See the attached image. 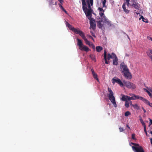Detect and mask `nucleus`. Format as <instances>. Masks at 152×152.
<instances>
[{
	"label": "nucleus",
	"mask_w": 152,
	"mask_h": 152,
	"mask_svg": "<svg viewBox=\"0 0 152 152\" xmlns=\"http://www.w3.org/2000/svg\"><path fill=\"white\" fill-rule=\"evenodd\" d=\"M65 21L66 26L68 27L70 30L72 31L75 33L79 35L85 41L86 44L91 46V44L92 43L88 40L85 36V34L82 31L80 30H78L76 28L73 27L67 22L66 20Z\"/></svg>",
	"instance_id": "f257e3e1"
},
{
	"label": "nucleus",
	"mask_w": 152,
	"mask_h": 152,
	"mask_svg": "<svg viewBox=\"0 0 152 152\" xmlns=\"http://www.w3.org/2000/svg\"><path fill=\"white\" fill-rule=\"evenodd\" d=\"M86 3L88 4V8L87 7L86 2L83 4H82L83 10L86 16L88 17L92 16V13L95 15V13H93V11L91 7V6L93 5V2H92V4H91V3H90L89 1H87Z\"/></svg>",
	"instance_id": "f03ea898"
},
{
	"label": "nucleus",
	"mask_w": 152,
	"mask_h": 152,
	"mask_svg": "<svg viewBox=\"0 0 152 152\" xmlns=\"http://www.w3.org/2000/svg\"><path fill=\"white\" fill-rule=\"evenodd\" d=\"M98 10H99V15L100 16V18L102 19L103 23L106 24L109 27L111 26V21L106 18L104 13V12L105 11V10L103 9L102 8L99 7Z\"/></svg>",
	"instance_id": "7ed1b4c3"
},
{
	"label": "nucleus",
	"mask_w": 152,
	"mask_h": 152,
	"mask_svg": "<svg viewBox=\"0 0 152 152\" xmlns=\"http://www.w3.org/2000/svg\"><path fill=\"white\" fill-rule=\"evenodd\" d=\"M108 91L109 94H108V97L111 102L113 104V105L115 107H116L117 105L115 100V98L114 96V93L111 89L108 87Z\"/></svg>",
	"instance_id": "20e7f679"
},
{
	"label": "nucleus",
	"mask_w": 152,
	"mask_h": 152,
	"mask_svg": "<svg viewBox=\"0 0 152 152\" xmlns=\"http://www.w3.org/2000/svg\"><path fill=\"white\" fill-rule=\"evenodd\" d=\"M129 145L132 146L133 151L134 152H145L141 146L138 144L131 142Z\"/></svg>",
	"instance_id": "39448f33"
},
{
	"label": "nucleus",
	"mask_w": 152,
	"mask_h": 152,
	"mask_svg": "<svg viewBox=\"0 0 152 152\" xmlns=\"http://www.w3.org/2000/svg\"><path fill=\"white\" fill-rule=\"evenodd\" d=\"M92 16L87 17L90 20V29H92L94 30L96 28V24L95 19L92 18Z\"/></svg>",
	"instance_id": "423d86ee"
},
{
	"label": "nucleus",
	"mask_w": 152,
	"mask_h": 152,
	"mask_svg": "<svg viewBox=\"0 0 152 152\" xmlns=\"http://www.w3.org/2000/svg\"><path fill=\"white\" fill-rule=\"evenodd\" d=\"M125 86L127 88L134 89L136 88V85L133 83L129 82H127L125 80L123 81Z\"/></svg>",
	"instance_id": "0eeeda50"
},
{
	"label": "nucleus",
	"mask_w": 152,
	"mask_h": 152,
	"mask_svg": "<svg viewBox=\"0 0 152 152\" xmlns=\"http://www.w3.org/2000/svg\"><path fill=\"white\" fill-rule=\"evenodd\" d=\"M121 72L124 76L126 79H131L132 77L131 74L129 71V70L124 72Z\"/></svg>",
	"instance_id": "6e6552de"
},
{
	"label": "nucleus",
	"mask_w": 152,
	"mask_h": 152,
	"mask_svg": "<svg viewBox=\"0 0 152 152\" xmlns=\"http://www.w3.org/2000/svg\"><path fill=\"white\" fill-rule=\"evenodd\" d=\"M112 82L113 84L117 83L119 84L121 87L124 86V84L121 80L116 77H114L112 79Z\"/></svg>",
	"instance_id": "1a4fd4ad"
},
{
	"label": "nucleus",
	"mask_w": 152,
	"mask_h": 152,
	"mask_svg": "<svg viewBox=\"0 0 152 152\" xmlns=\"http://www.w3.org/2000/svg\"><path fill=\"white\" fill-rule=\"evenodd\" d=\"M112 54L114 56V58L113 59V65L117 66L118 64V58L116 54L114 53H112Z\"/></svg>",
	"instance_id": "9d476101"
},
{
	"label": "nucleus",
	"mask_w": 152,
	"mask_h": 152,
	"mask_svg": "<svg viewBox=\"0 0 152 152\" xmlns=\"http://www.w3.org/2000/svg\"><path fill=\"white\" fill-rule=\"evenodd\" d=\"M48 1V6L49 7L51 8L53 10L54 9V8L53 7V5H57V1H54V0H47Z\"/></svg>",
	"instance_id": "9b49d317"
},
{
	"label": "nucleus",
	"mask_w": 152,
	"mask_h": 152,
	"mask_svg": "<svg viewBox=\"0 0 152 152\" xmlns=\"http://www.w3.org/2000/svg\"><path fill=\"white\" fill-rule=\"evenodd\" d=\"M120 68L121 69H122L123 70L121 72H124L129 70L127 68V65L125 64L124 62H122L121 63Z\"/></svg>",
	"instance_id": "f8f14e48"
},
{
	"label": "nucleus",
	"mask_w": 152,
	"mask_h": 152,
	"mask_svg": "<svg viewBox=\"0 0 152 152\" xmlns=\"http://www.w3.org/2000/svg\"><path fill=\"white\" fill-rule=\"evenodd\" d=\"M91 71L94 78L97 80L98 82H99V80L97 77V75L94 72V70L93 69H91Z\"/></svg>",
	"instance_id": "ddd939ff"
},
{
	"label": "nucleus",
	"mask_w": 152,
	"mask_h": 152,
	"mask_svg": "<svg viewBox=\"0 0 152 152\" xmlns=\"http://www.w3.org/2000/svg\"><path fill=\"white\" fill-rule=\"evenodd\" d=\"M79 49L81 50H84L86 52L90 50L87 46L84 45L81 47V48H79Z\"/></svg>",
	"instance_id": "4468645a"
},
{
	"label": "nucleus",
	"mask_w": 152,
	"mask_h": 152,
	"mask_svg": "<svg viewBox=\"0 0 152 152\" xmlns=\"http://www.w3.org/2000/svg\"><path fill=\"white\" fill-rule=\"evenodd\" d=\"M132 100H136L137 99H139L141 100V98H142V97L140 96H139L136 95L135 94H132Z\"/></svg>",
	"instance_id": "2eb2a0df"
},
{
	"label": "nucleus",
	"mask_w": 152,
	"mask_h": 152,
	"mask_svg": "<svg viewBox=\"0 0 152 152\" xmlns=\"http://www.w3.org/2000/svg\"><path fill=\"white\" fill-rule=\"evenodd\" d=\"M132 7H133L136 9H139V4L138 3H133V4H131L130 5Z\"/></svg>",
	"instance_id": "dca6fc26"
},
{
	"label": "nucleus",
	"mask_w": 152,
	"mask_h": 152,
	"mask_svg": "<svg viewBox=\"0 0 152 152\" xmlns=\"http://www.w3.org/2000/svg\"><path fill=\"white\" fill-rule=\"evenodd\" d=\"M77 45L79 47V48H81V47L83 45L81 39L78 38L77 39Z\"/></svg>",
	"instance_id": "f3484780"
},
{
	"label": "nucleus",
	"mask_w": 152,
	"mask_h": 152,
	"mask_svg": "<svg viewBox=\"0 0 152 152\" xmlns=\"http://www.w3.org/2000/svg\"><path fill=\"white\" fill-rule=\"evenodd\" d=\"M104 58L105 63L107 64H108L109 63V62L108 61H107V55L106 53V50H104Z\"/></svg>",
	"instance_id": "a211bd4d"
},
{
	"label": "nucleus",
	"mask_w": 152,
	"mask_h": 152,
	"mask_svg": "<svg viewBox=\"0 0 152 152\" xmlns=\"http://www.w3.org/2000/svg\"><path fill=\"white\" fill-rule=\"evenodd\" d=\"M101 19V20L98 21H97L96 22L97 26L98 27V28H101L102 27V26H103V25L101 24V23L103 22V21L102 19Z\"/></svg>",
	"instance_id": "6ab92c4d"
},
{
	"label": "nucleus",
	"mask_w": 152,
	"mask_h": 152,
	"mask_svg": "<svg viewBox=\"0 0 152 152\" xmlns=\"http://www.w3.org/2000/svg\"><path fill=\"white\" fill-rule=\"evenodd\" d=\"M141 100L143 102L145 103L146 104L150 105V102H149L148 100L147 99H145L143 97H142V98H141Z\"/></svg>",
	"instance_id": "aec40b11"
},
{
	"label": "nucleus",
	"mask_w": 152,
	"mask_h": 152,
	"mask_svg": "<svg viewBox=\"0 0 152 152\" xmlns=\"http://www.w3.org/2000/svg\"><path fill=\"white\" fill-rule=\"evenodd\" d=\"M103 50V48L100 46H97L96 47V51L98 52H100Z\"/></svg>",
	"instance_id": "412c9836"
},
{
	"label": "nucleus",
	"mask_w": 152,
	"mask_h": 152,
	"mask_svg": "<svg viewBox=\"0 0 152 152\" xmlns=\"http://www.w3.org/2000/svg\"><path fill=\"white\" fill-rule=\"evenodd\" d=\"M58 6L60 7L61 9L63 11H64L65 13L67 14V12L66 10L64 9L63 7L61 5V4L59 3L58 4Z\"/></svg>",
	"instance_id": "4be33fe9"
},
{
	"label": "nucleus",
	"mask_w": 152,
	"mask_h": 152,
	"mask_svg": "<svg viewBox=\"0 0 152 152\" xmlns=\"http://www.w3.org/2000/svg\"><path fill=\"white\" fill-rule=\"evenodd\" d=\"M90 58L94 62H96V60L95 58V56L92 54H91L89 55Z\"/></svg>",
	"instance_id": "5701e85b"
},
{
	"label": "nucleus",
	"mask_w": 152,
	"mask_h": 152,
	"mask_svg": "<svg viewBox=\"0 0 152 152\" xmlns=\"http://www.w3.org/2000/svg\"><path fill=\"white\" fill-rule=\"evenodd\" d=\"M113 56L111 54L109 53L107 54V59L108 60H109L110 58L113 59L114 58Z\"/></svg>",
	"instance_id": "b1692460"
},
{
	"label": "nucleus",
	"mask_w": 152,
	"mask_h": 152,
	"mask_svg": "<svg viewBox=\"0 0 152 152\" xmlns=\"http://www.w3.org/2000/svg\"><path fill=\"white\" fill-rule=\"evenodd\" d=\"M141 19H142L143 21L146 23L148 22V20L147 19L145 18L142 15H141V17L139 18V20H141Z\"/></svg>",
	"instance_id": "393cba45"
},
{
	"label": "nucleus",
	"mask_w": 152,
	"mask_h": 152,
	"mask_svg": "<svg viewBox=\"0 0 152 152\" xmlns=\"http://www.w3.org/2000/svg\"><path fill=\"white\" fill-rule=\"evenodd\" d=\"M102 5L103 7L104 8H105V9H106L107 6L105 5L106 3V0H102Z\"/></svg>",
	"instance_id": "a878e982"
},
{
	"label": "nucleus",
	"mask_w": 152,
	"mask_h": 152,
	"mask_svg": "<svg viewBox=\"0 0 152 152\" xmlns=\"http://www.w3.org/2000/svg\"><path fill=\"white\" fill-rule=\"evenodd\" d=\"M132 107L134 109H135L137 110H138L140 109V107L138 105V104H135L132 105Z\"/></svg>",
	"instance_id": "bb28decb"
},
{
	"label": "nucleus",
	"mask_w": 152,
	"mask_h": 152,
	"mask_svg": "<svg viewBox=\"0 0 152 152\" xmlns=\"http://www.w3.org/2000/svg\"><path fill=\"white\" fill-rule=\"evenodd\" d=\"M126 96H125V95H123L122 96V97L121 98V100L122 101H125L126 102Z\"/></svg>",
	"instance_id": "cd10ccee"
},
{
	"label": "nucleus",
	"mask_w": 152,
	"mask_h": 152,
	"mask_svg": "<svg viewBox=\"0 0 152 152\" xmlns=\"http://www.w3.org/2000/svg\"><path fill=\"white\" fill-rule=\"evenodd\" d=\"M125 105L126 107L127 108H128L129 107V102L128 101L125 102Z\"/></svg>",
	"instance_id": "c85d7f7f"
},
{
	"label": "nucleus",
	"mask_w": 152,
	"mask_h": 152,
	"mask_svg": "<svg viewBox=\"0 0 152 152\" xmlns=\"http://www.w3.org/2000/svg\"><path fill=\"white\" fill-rule=\"evenodd\" d=\"M131 114V113H130L129 111H126L125 113V116H129V115H130Z\"/></svg>",
	"instance_id": "c756f323"
},
{
	"label": "nucleus",
	"mask_w": 152,
	"mask_h": 152,
	"mask_svg": "<svg viewBox=\"0 0 152 152\" xmlns=\"http://www.w3.org/2000/svg\"><path fill=\"white\" fill-rule=\"evenodd\" d=\"M126 101H127V100L129 101L132 99V97H130V96H126Z\"/></svg>",
	"instance_id": "7c9ffc66"
},
{
	"label": "nucleus",
	"mask_w": 152,
	"mask_h": 152,
	"mask_svg": "<svg viewBox=\"0 0 152 152\" xmlns=\"http://www.w3.org/2000/svg\"><path fill=\"white\" fill-rule=\"evenodd\" d=\"M135 134H133L132 135V138L134 140H136V138L135 137Z\"/></svg>",
	"instance_id": "2f4dec72"
},
{
	"label": "nucleus",
	"mask_w": 152,
	"mask_h": 152,
	"mask_svg": "<svg viewBox=\"0 0 152 152\" xmlns=\"http://www.w3.org/2000/svg\"><path fill=\"white\" fill-rule=\"evenodd\" d=\"M127 14L129 13V10L126 9V8L124 9V10H123Z\"/></svg>",
	"instance_id": "473e14b6"
},
{
	"label": "nucleus",
	"mask_w": 152,
	"mask_h": 152,
	"mask_svg": "<svg viewBox=\"0 0 152 152\" xmlns=\"http://www.w3.org/2000/svg\"><path fill=\"white\" fill-rule=\"evenodd\" d=\"M141 123L142 124V125L143 126V127L146 126L145 124L144 123V122L142 120L141 121H140Z\"/></svg>",
	"instance_id": "72a5a7b5"
},
{
	"label": "nucleus",
	"mask_w": 152,
	"mask_h": 152,
	"mask_svg": "<svg viewBox=\"0 0 152 152\" xmlns=\"http://www.w3.org/2000/svg\"><path fill=\"white\" fill-rule=\"evenodd\" d=\"M122 8L123 10H124V9L126 8V3L124 2L123 3L122 5Z\"/></svg>",
	"instance_id": "f704fd0d"
},
{
	"label": "nucleus",
	"mask_w": 152,
	"mask_h": 152,
	"mask_svg": "<svg viewBox=\"0 0 152 152\" xmlns=\"http://www.w3.org/2000/svg\"><path fill=\"white\" fill-rule=\"evenodd\" d=\"M90 33L93 37H96V36L95 34H94V33L92 31H91Z\"/></svg>",
	"instance_id": "c9c22d12"
},
{
	"label": "nucleus",
	"mask_w": 152,
	"mask_h": 152,
	"mask_svg": "<svg viewBox=\"0 0 152 152\" xmlns=\"http://www.w3.org/2000/svg\"><path fill=\"white\" fill-rule=\"evenodd\" d=\"M136 3V0H131L130 1V5H131V4H133V3Z\"/></svg>",
	"instance_id": "e433bc0d"
},
{
	"label": "nucleus",
	"mask_w": 152,
	"mask_h": 152,
	"mask_svg": "<svg viewBox=\"0 0 152 152\" xmlns=\"http://www.w3.org/2000/svg\"><path fill=\"white\" fill-rule=\"evenodd\" d=\"M119 129L120 130V132H122L124 131V129L123 128L120 127L119 128Z\"/></svg>",
	"instance_id": "4c0bfd02"
},
{
	"label": "nucleus",
	"mask_w": 152,
	"mask_h": 152,
	"mask_svg": "<svg viewBox=\"0 0 152 152\" xmlns=\"http://www.w3.org/2000/svg\"><path fill=\"white\" fill-rule=\"evenodd\" d=\"M148 56L151 59V61H152V56L150 54H148Z\"/></svg>",
	"instance_id": "58836bf2"
},
{
	"label": "nucleus",
	"mask_w": 152,
	"mask_h": 152,
	"mask_svg": "<svg viewBox=\"0 0 152 152\" xmlns=\"http://www.w3.org/2000/svg\"><path fill=\"white\" fill-rule=\"evenodd\" d=\"M91 46L92 47V48L94 49H95V46H94V45L93 43H92L91 44Z\"/></svg>",
	"instance_id": "ea45409f"
},
{
	"label": "nucleus",
	"mask_w": 152,
	"mask_h": 152,
	"mask_svg": "<svg viewBox=\"0 0 152 152\" xmlns=\"http://www.w3.org/2000/svg\"><path fill=\"white\" fill-rule=\"evenodd\" d=\"M147 39H150V40H151V41H152V37H149V36H147Z\"/></svg>",
	"instance_id": "a19ab883"
},
{
	"label": "nucleus",
	"mask_w": 152,
	"mask_h": 152,
	"mask_svg": "<svg viewBox=\"0 0 152 152\" xmlns=\"http://www.w3.org/2000/svg\"><path fill=\"white\" fill-rule=\"evenodd\" d=\"M61 4H62L64 2L63 0H58Z\"/></svg>",
	"instance_id": "79ce46f5"
},
{
	"label": "nucleus",
	"mask_w": 152,
	"mask_h": 152,
	"mask_svg": "<svg viewBox=\"0 0 152 152\" xmlns=\"http://www.w3.org/2000/svg\"><path fill=\"white\" fill-rule=\"evenodd\" d=\"M144 132L145 133H146V132H147V131H146V126H145L144 127Z\"/></svg>",
	"instance_id": "37998d69"
},
{
	"label": "nucleus",
	"mask_w": 152,
	"mask_h": 152,
	"mask_svg": "<svg viewBox=\"0 0 152 152\" xmlns=\"http://www.w3.org/2000/svg\"><path fill=\"white\" fill-rule=\"evenodd\" d=\"M149 119L150 120H149L150 123L149 124V125L152 124V120H151L150 119Z\"/></svg>",
	"instance_id": "c03bdc74"
},
{
	"label": "nucleus",
	"mask_w": 152,
	"mask_h": 152,
	"mask_svg": "<svg viewBox=\"0 0 152 152\" xmlns=\"http://www.w3.org/2000/svg\"><path fill=\"white\" fill-rule=\"evenodd\" d=\"M142 109L143 110L144 113H145L146 112V111L145 109L143 107H142Z\"/></svg>",
	"instance_id": "a18cd8bd"
},
{
	"label": "nucleus",
	"mask_w": 152,
	"mask_h": 152,
	"mask_svg": "<svg viewBox=\"0 0 152 152\" xmlns=\"http://www.w3.org/2000/svg\"><path fill=\"white\" fill-rule=\"evenodd\" d=\"M89 37L90 38H91L94 41V38H93V37L91 35H89Z\"/></svg>",
	"instance_id": "49530a36"
},
{
	"label": "nucleus",
	"mask_w": 152,
	"mask_h": 152,
	"mask_svg": "<svg viewBox=\"0 0 152 152\" xmlns=\"http://www.w3.org/2000/svg\"><path fill=\"white\" fill-rule=\"evenodd\" d=\"M139 117L140 118L139 120H140V121H141L143 120L142 119V117L140 115L139 116Z\"/></svg>",
	"instance_id": "de8ad7c7"
},
{
	"label": "nucleus",
	"mask_w": 152,
	"mask_h": 152,
	"mask_svg": "<svg viewBox=\"0 0 152 152\" xmlns=\"http://www.w3.org/2000/svg\"><path fill=\"white\" fill-rule=\"evenodd\" d=\"M87 1H88V0ZM88 1H90V3H91V4H92V2H93V0H88Z\"/></svg>",
	"instance_id": "09e8293b"
},
{
	"label": "nucleus",
	"mask_w": 152,
	"mask_h": 152,
	"mask_svg": "<svg viewBox=\"0 0 152 152\" xmlns=\"http://www.w3.org/2000/svg\"><path fill=\"white\" fill-rule=\"evenodd\" d=\"M149 52L151 54H152V50L151 49H149L148 50Z\"/></svg>",
	"instance_id": "8fccbe9b"
},
{
	"label": "nucleus",
	"mask_w": 152,
	"mask_h": 152,
	"mask_svg": "<svg viewBox=\"0 0 152 152\" xmlns=\"http://www.w3.org/2000/svg\"><path fill=\"white\" fill-rule=\"evenodd\" d=\"M145 90H146V92L148 93V94H149V93H150V92L147 90L146 89H145Z\"/></svg>",
	"instance_id": "3c124183"
},
{
	"label": "nucleus",
	"mask_w": 152,
	"mask_h": 152,
	"mask_svg": "<svg viewBox=\"0 0 152 152\" xmlns=\"http://www.w3.org/2000/svg\"><path fill=\"white\" fill-rule=\"evenodd\" d=\"M126 4H127V5L128 6H129V4H130V3H129V1H126Z\"/></svg>",
	"instance_id": "603ef678"
},
{
	"label": "nucleus",
	"mask_w": 152,
	"mask_h": 152,
	"mask_svg": "<svg viewBox=\"0 0 152 152\" xmlns=\"http://www.w3.org/2000/svg\"><path fill=\"white\" fill-rule=\"evenodd\" d=\"M82 4H83L84 3H85V2H86L85 0H82Z\"/></svg>",
	"instance_id": "864d4df0"
},
{
	"label": "nucleus",
	"mask_w": 152,
	"mask_h": 152,
	"mask_svg": "<svg viewBox=\"0 0 152 152\" xmlns=\"http://www.w3.org/2000/svg\"><path fill=\"white\" fill-rule=\"evenodd\" d=\"M124 34H126V35L127 37L129 39H130V38H129V36H128V35L127 34H126V33H124Z\"/></svg>",
	"instance_id": "5fc2aeb1"
},
{
	"label": "nucleus",
	"mask_w": 152,
	"mask_h": 152,
	"mask_svg": "<svg viewBox=\"0 0 152 152\" xmlns=\"http://www.w3.org/2000/svg\"><path fill=\"white\" fill-rule=\"evenodd\" d=\"M148 89L151 92H152V88H148Z\"/></svg>",
	"instance_id": "6e6d98bb"
},
{
	"label": "nucleus",
	"mask_w": 152,
	"mask_h": 152,
	"mask_svg": "<svg viewBox=\"0 0 152 152\" xmlns=\"http://www.w3.org/2000/svg\"><path fill=\"white\" fill-rule=\"evenodd\" d=\"M148 95H149V96L150 97H151V95H152V94L150 92V93H149V94H148Z\"/></svg>",
	"instance_id": "4d7b16f0"
},
{
	"label": "nucleus",
	"mask_w": 152,
	"mask_h": 152,
	"mask_svg": "<svg viewBox=\"0 0 152 152\" xmlns=\"http://www.w3.org/2000/svg\"><path fill=\"white\" fill-rule=\"evenodd\" d=\"M148 95H149V96L150 97H151V95H152V94L150 92V93H149V94H148Z\"/></svg>",
	"instance_id": "13d9d810"
},
{
	"label": "nucleus",
	"mask_w": 152,
	"mask_h": 152,
	"mask_svg": "<svg viewBox=\"0 0 152 152\" xmlns=\"http://www.w3.org/2000/svg\"><path fill=\"white\" fill-rule=\"evenodd\" d=\"M148 95H149V96L150 97H151V95H152V94L150 92V93H149V94H148Z\"/></svg>",
	"instance_id": "bf43d9fd"
},
{
	"label": "nucleus",
	"mask_w": 152,
	"mask_h": 152,
	"mask_svg": "<svg viewBox=\"0 0 152 152\" xmlns=\"http://www.w3.org/2000/svg\"><path fill=\"white\" fill-rule=\"evenodd\" d=\"M126 127L128 128L129 129H130V127L129 126V125L128 124H126Z\"/></svg>",
	"instance_id": "052dcab7"
},
{
	"label": "nucleus",
	"mask_w": 152,
	"mask_h": 152,
	"mask_svg": "<svg viewBox=\"0 0 152 152\" xmlns=\"http://www.w3.org/2000/svg\"><path fill=\"white\" fill-rule=\"evenodd\" d=\"M149 106H150V107H152V103H151V104L150 103V105H149Z\"/></svg>",
	"instance_id": "680f3d73"
},
{
	"label": "nucleus",
	"mask_w": 152,
	"mask_h": 152,
	"mask_svg": "<svg viewBox=\"0 0 152 152\" xmlns=\"http://www.w3.org/2000/svg\"><path fill=\"white\" fill-rule=\"evenodd\" d=\"M151 143L152 144V139H151Z\"/></svg>",
	"instance_id": "e2e57ef3"
},
{
	"label": "nucleus",
	"mask_w": 152,
	"mask_h": 152,
	"mask_svg": "<svg viewBox=\"0 0 152 152\" xmlns=\"http://www.w3.org/2000/svg\"><path fill=\"white\" fill-rule=\"evenodd\" d=\"M126 56H129V55L127 54H126Z\"/></svg>",
	"instance_id": "0e129e2a"
},
{
	"label": "nucleus",
	"mask_w": 152,
	"mask_h": 152,
	"mask_svg": "<svg viewBox=\"0 0 152 152\" xmlns=\"http://www.w3.org/2000/svg\"><path fill=\"white\" fill-rule=\"evenodd\" d=\"M126 1H130V0H125Z\"/></svg>",
	"instance_id": "69168bd1"
},
{
	"label": "nucleus",
	"mask_w": 152,
	"mask_h": 152,
	"mask_svg": "<svg viewBox=\"0 0 152 152\" xmlns=\"http://www.w3.org/2000/svg\"><path fill=\"white\" fill-rule=\"evenodd\" d=\"M150 133H151L152 135V131H151Z\"/></svg>",
	"instance_id": "338daca9"
},
{
	"label": "nucleus",
	"mask_w": 152,
	"mask_h": 152,
	"mask_svg": "<svg viewBox=\"0 0 152 152\" xmlns=\"http://www.w3.org/2000/svg\"><path fill=\"white\" fill-rule=\"evenodd\" d=\"M145 133L146 134V135L147 136L148 134H147V132H146V133Z\"/></svg>",
	"instance_id": "774afa93"
}]
</instances>
